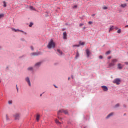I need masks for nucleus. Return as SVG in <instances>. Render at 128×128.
I'll list each match as a JSON object with an SVG mask.
<instances>
[{"instance_id": "f03ea898", "label": "nucleus", "mask_w": 128, "mask_h": 128, "mask_svg": "<svg viewBox=\"0 0 128 128\" xmlns=\"http://www.w3.org/2000/svg\"><path fill=\"white\" fill-rule=\"evenodd\" d=\"M48 48L49 49H50L52 48H56V43H54V40H50V42H49V44L48 46Z\"/></svg>"}, {"instance_id": "5fc2aeb1", "label": "nucleus", "mask_w": 128, "mask_h": 128, "mask_svg": "<svg viewBox=\"0 0 128 128\" xmlns=\"http://www.w3.org/2000/svg\"><path fill=\"white\" fill-rule=\"evenodd\" d=\"M0 48H2V47H1V46H0Z\"/></svg>"}, {"instance_id": "09e8293b", "label": "nucleus", "mask_w": 128, "mask_h": 128, "mask_svg": "<svg viewBox=\"0 0 128 128\" xmlns=\"http://www.w3.org/2000/svg\"><path fill=\"white\" fill-rule=\"evenodd\" d=\"M86 27H84V30H86Z\"/></svg>"}, {"instance_id": "20e7f679", "label": "nucleus", "mask_w": 128, "mask_h": 128, "mask_svg": "<svg viewBox=\"0 0 128 128\" xmlns=\"http://www.w3.org/2000/svg\"><path fill=\"white\" fill-rule=\"evenodd\" d=\"M121 82L122 81L116 78L113 82V83L114 84H117V86H120V84Z\"/></svg>"}, {"instance_id": "c03bdc74", "label": "nucleus", "mask_w": 128, "mask_h": 128, "mask_svg": "<svg viewBox=\"0 0 128 128\" xmlns=\"http://www.w3.org/2000/svg\"><path fill=\"white\" fill-rule=\"evenodd\" d=\"M125 64H128V62H126Z\"/></svg>"}, {"instance_id": "a878e982", "label": "nucleus", "mask_w": 128, "mask_h": 128, "mask_svg": "<svg viewBox=\"0 0 128 128\" xmlns=\"http://www.w3.org/2000/svg\"><path fill=\"white\" fill-rule=\"evenodd\" d=\"M106 54L108 56V54H110V51H108L106 52Z\"/></svg>"}, {"instance_id": "72a5a7b5", "label": "nucleus", "mask_w": 128, "mask_h": 128, "mask_svg": "<svg viewBox=\"0 0 128 128\" xmlns=\"http://www.w3.org/2000/svg\"><path fill=\"white\" fill-rule=\"evenodd\" d=\"M103 10H108V7H106V6L104 7Z\"/></svg>"}, {"instance_id": "4468645a", "label": "nucleus", "mask_w": 128, "mask_h": 128, "mask_svg": "<svg viewBox=\"0 0 128 128\" xmlns=\"http://www.w3.org/2000/svg\"><path fill=\"white\" fill-rule=\"evenodd\" d=\"M120 6L121 8H126V6H128V5L126 4H121Z\"/></svg>"}, {"instance_id": "dca6fc26", "label": "nucleus", "mask_w": 128, "mask_h": 128, "mask_svg": "<svg viewBox=\"0 0 128 128\" xmlns=\"http://www.w3.org/2000/svg\"><path fill=\"white\" fill-rule=\"evenodd\" d=\"M114 114V112H112L111 114H110L109 115H108V116L106 117V118H110V116H112Z\"/></svg>"}, {"instance_id": "49530a36", "label": "nucleus", "mask_w": 128, "mask_h": 128, "mask_svg": "<svg viewBox=\"0 0 128 128\" xmlns=\"http://www.w3.org/2000/svg\"><path fill=\"white\" fill-rule=\"evenodd\" d=\"M6 118L7 120L8 118V116H6Z\"/></svg>"}, {"instance_id": "603ef678", "label": "nucleus", "mask_w": 128, "mask_h": 128, "mask_svg": "<svg viewBox=\"0 0 128 128\" xmlns=\"http://www.w3.org/2000/svg\"><path fill=\"white\" fill-rule=\"evenodd\" d=\"M55 88H58V87H56V86H55Z\"/></svg>"}, {"instance_id": "f3484780", "label": "nucleus", "mask_w": 128, "mask_h": 128, "mask_svg": "<svg viewBox=\"0 0 128 128\" xmlns=\"http://www.w3.org/2000/svg\"><path fill=\"white\" fill-rule=\"evenodd\" d=\"M57 52H58V54H60V56H62V52L60 51V50H58Z\"/></svg>"}, {"instance_id": "393cba45", "label": "nucleus", "mask_w": 128, "mask_h": 128, "mask_svg": "<svg viewBox=\"0 0 128 128\" xmlns=\"http://www.w3.org/2000/svg\"><path fill=\"white\" fill-rule=\"evenodd\" d=\"M74 48H80V45H74Z\"/></svg>"}, {"instance_id": "6e6d98bb", "label": "nucleus", "mask_w": 128, "mask_h": 128, "mask_svg": "<svg viewBox=\"0 0 128 128\" xmlns=\"http://www.w3.org/2000/svg\"><path fill=\"white\" fill-rule=\"evenodd\" d=\"M124 116H126V114H124Z\"/></svg>"}, {"instance_id": "ea45409f", "label": "nucleus", "mask_w": 128, "mask_h": 128, "mask_svg": "<svg viewBox=\"0 0 128 128\" xmlns=\"http://www.w3.org/2000/svg\"><path fill=\"white\" fill-rule=\"evenodd\" d=\"M108 60H112V56H109Z\"/></svg>"}, {"instance_id": "c9c22d12", "label": "nucleus", "mask_w": 128, "mask_h": 128, "mask_svg": "<svg viewBox=\"0 0 128 128\" xmlns=\"http://www.w3.org/2000/svg\"><path fill=\"white\" fill-rule=\"evenodd\" d=\"M16 90H18V85L16 86Z\"/></svg>"}, {"instance_id": "f257e3e1", "label": "nucleus", "mask_w": 128, "mask_h": 128, "mask_svg": "<svg viewBox=\"0 0 128 128\" xmlns=\"http://www.w3.org/2000/svg\"><path fill=\"white\" fill-rule=\"evenodd\" d=\"M68 114V110H60L58 112V118L59 120H62V118H60V114Z\"/></svg>"}, {"instance_id": "b1692460", "label": "nucleus", "mask_w": 128, "mask_h": 128, "mask_svg": "<svg viewBox=\"0 0 128 128\" xmlns=\"http://www.w3.org/2000/svg\"><path fill=\"white\" fill-rule=\"evenodd\" d=\"M4 8H6V2H4Z\"/></svg>"}, {"instance_id": "58836bf2", "label": "nucleus", "mask_w": 128, "mask_h": 128, "mask_svg": "<svg viewBox=\"0 0 128 128\" xmlns=\"http://www.w3.org/2000/svg\"><path fill=\"white\" fill-rule=\"evenodd\" d=\"M20 32H22L23 34H26V32H24V31H20Z\"/></svg>"}, {"instance_id": "7c9ffc66", "label": "nucleus", "mask_w": 128, "mask_h": 128, "mask_svg": "<svg viewBox=\"0 0 128 128\" xmlns=\"http://www.w3.org/2000/svg\"><path fill=\"white\" fill-rule=\"evenodd\" d=\"M99 58H100V60H102V58H104V57L102 56H100Z\"/></svg>"}, {"instance_id": "c85d7f7f", "label": "nucleus", "mask_w": 128, "mask_h": 128, "mask_svg": "<svg viewBox=\"0 0 128 128\" xmlns=\"http://www.w3.org/2000/svg\"><path fill=\"white\" fill-rule=\"evenodd\" d=\"M13 30H14V32H22V30H16L15 29H13Z\"/></svg>"}, {"instance_id": "2eb2a0df", "label": "nucleus", "mask_w": 128, "mask_h": 128, "mask_svg": "<svg viewBox=\"0 0 128 128\" xmlns=\"http://www.w3.org/2000/svg\"><path fill=\"white\" fill-rule=\"evenodd\" d=\"M30 10H34L35 12H36V8H34V6H30Z\"/></svg>"}, {"instance_id": "8fccbe9b", "label": "nucleus", "mask_w": 128, "mask_h": 128, "mask_svg": "<svg viewBox=\"0 0 128 128\" xmlns=\"http://www.w3.org/2000/svg\"><path fill=\"white\" fill-rule=\"evenodd\" d=\"M40 96H42V94H40Z\"/></svg>"}, {"instance_id": "aec40b11", "label": "nucleus", "mask_w": 128, "mask_h": 128, "mask_svg": "<svg viewBox=\"0 0 128 128\" xmlns=\"http://www.w3.org/2000/svg\"><path fill=\"white\" fill-rule=\"evenodd\" d=\"M114 30V26H112L110 29V32Z\"/></svg>"}, {"instance_id": "e433bc0d", "label": "nucleus", "mask_w": 128, "mask_h": 128, "mask_svg": "<svg viewBox=\"0 0 128 128\" xmlns=\"http://www.w3.org/2000/svg\"><path fill=\"white\" fill-rule=\"evenodd\" d=\"M88 24H92V22H88Z\"/></svg>"}, {"instance_id": "de8ad7c7", "label": "nucleus", "mask_w": 128, "mask_h": 128, "mask_svg": "<svg viewBox=\"0 0 128 128\" xmlns=\"http://www.w3.org/2000/svg\"><path fill=\"white\" fill-rule=\"evenodd\" d=\"M68 80H70V78H69Z\"/></svg>"}, {"instance_id": "bb28decb", "label": "nucleus", "mask_w": 128, "mask_h": 128, "mask_svg": "<svg viewBox=\"0 0 128 128\" xmlns=\"http://www.w3.org/2000/svg\"><path fill=\"white\" fill-rule=\"evenodd\" d=\"M34 70V68H32V67L29 68H28V70Z\"/></svg>"}, {"instance_id": "cd10ccee", "label": "nucleus", "mask_w": 128, "mask_h": 128, "mask_svg": "<svg viewBox=\"0 0 128 128\" xmlns=\"http://www.w3.org/2000/svg\"><path fill=\"white\" fill-rule=\"evenodd\" d=\"M118 34H122V30L120 29L118 31Z\"/></svg>"}, {"instance_id": "5701e85b", "label": "nucleus", "mask_w": 128, "mask_h": 128, "mask_svg": "<svg viewBox=\"0 0 128 128\" xmlns=\"http://www.w3.org/2000/svg\"><path fill=\"white\" fill-rule=\"evenodd\" d=\"M32 26H34V23L30 22L29 26H30V28H32Z\"/></svg>"}, {"instance_id": "423d86ee", "label": "nucleus", "mask_w": 128, "mask_h": 128, "mask_svg": "<svg viewBox=\"0 0 128 128\" xmlns=\"http://www.w3.org/2000/svg\"><path fill=\"white\" fill-rule=\"evenodd\" d=\"M63 38L64 40H68V34H66V32H64Z\"/></svg>"}, {"instance_id": "a18cd8bd", "label": "nucleus", "mask_w": 128, "mask_h": 128, "mask_svg": "<svg viewBox=\"0 0 128 128\" xmlns=\"http://www.w3.org/2000/svg\"><path fill=\"white\" fill-rule=\"evenodd\" d=\"M124 108H126V105H124Z\"/></svg>"}, {"instance_id": "412c9836", "label": "nucleus", "mask_w": 128, "mask_h": 128, "mask_svg": "<svg viewBox=\"0 0 128 128\" xmlns=\"http://www.w3.org/2000/svg\"><path fill=\"white\" fill-rule=\"evenodd\" d=\"M80 46H84V44H86V43L84 42H80Z\"/></svg>"}, {"instance_id": "3c124183", "label": "nucleus", "mask_w": 128, "mask_h": 128, "mask_svg": "<svg viewBox=\"0 0 128 128\" xmlns=\"http://www.w3.org/2000/svg\"><path fill=\"white\" fill-rule=\"evenodd\" d=\"M96 16V15H95V14H93V15H92V16Z\"/></svg>"}, {"instance_id": "79ce46f5", "label": "nucleus", "mask_w": 128, "mask_h": 128, "mask_svg": "<svg viewBox=\"0 0 128 128\" xmlns=\"http://www.w3.org/2000/svg\"><path fill=\"white\" fill-rule=\"evenodd\" d=\"M62 30H63V32H64V30H66V29H62Z\"/></svg>"}, {"instance_id": "37998d69", "label": "nucleus", "mask_w": 128, "mask_h": 128, "mask_svg": "<svg viewBox=\"0 0 128 128\" xmlns=\"http://www.w3.org/2000/svg\"><path fill=\"white\" fill-rule=\"evenodd\" d=\"M72 80H74V76H72Z\"/></svg>"}, {"instance_id": "a211bd4d", "label": "nucleus", "mask_w": 128, "mask_h": 128, "mask_svg": "<svg viewBox=\"0 0 128 128\" xmlns=\"http://www.w3.org/2000/svg\"><path fill=\"white\" fill-rule=\"evenodd\" d=\"M42 64V62H38L36 64L35 66H40Z\"/></svg>"}, {"instance_id": "f704fd0d", "label": "nucleus", "mask_w": 128, "mask_h": 128, "mask_svg": "<svg viewBox=\"0 0 128 128\" xmlns=\"http://www.w3.org/2000/svg\"><path fill=\"white\" fill-rule=\"evenodd\" d=\"M114 30H118V27H115Z\"/></svg>"}, {"instance_id": "0eeeda50", "label": "nucleus", "mask_w": 128, "mask_h": 128, "mask_svg": "<svg viewBox=\"0 0 128 128\" xmlns=\"http://www.w3.org/2000/svg\"><path fill=\"white\" fill-rule=\"evenodd\" d=\"M102 88L104 92H108V88L106 87V86H102Z\"/></svg>"}, {"instance_id": "4be33fe9", "label": "nucleus", "mask_w": 128, "mask_h": 128, "mask_svg": "<svg viewBox=\"0 0 128 128\" xmlns=\"http://www.w3.org/2000/svg\"><path fill=\"white\" fill-rule=\"evenodd\" d=\"M4 14H0V18H4Z\"/></svg>"}, {"instance_id": "1a4fd4ad", "label": "nucleus", "mask_w": 128, "mask_h": 128, "mask_svg": "<svg viewBox=\"0 0 128 128\" xmlns=\"http://www.w3.org/2000/svg\"><path fill=\"white\" fill-rule=\"evenodd\" d=\"M40 54H42L40 52H34L32 54V56H40Z\"/></svg>"}, {"instance_id": "473e14b6", "label": "nucleus", "mask_w": 128, "mask_h": 128, "mask_svg": "<svg viewBox=\"0 0 128 128\" xmlns=\"http://www.w3.org/2000/svg\"><path fill=\"white\" fill-rule=\"evenodd\" d=\"M118 106H120V104H116V106H115V108H118Z\"/></svg>"}, {"instance_id": "a19ab883", "label": "nucleus", "mask_w": 128, "mask_h": 128, "mask_svg": "<svg viewBox=\"0 0 128 128\" xmlns=\"http://www.w3.org/2000/svg\"><path fill=\"white\" fill-rule=\"evenodd\" d=\"M31 50H34V47L32 46H31Z\"/></svg>"}, {"instance_id": "39448f33", "label": "nucleus", "mask_w": 128, "mask_h": 128, "mask_svg": "<svg viewBox=\"0 0 128 128\" xmlns=\"http://www.w3.org/2000/svg\"><path fill=\"white\" fill-rule=\"evenodd\" d=\"M86 54H87V58H90V54H92V53L90 52V50L87 49L86 50Z\"/></svg>"}, {"instance_id": "7ed1b4c3", "label": "nucleus", "mask_w": 128, "mask_h": 128, "mask_svg": "<svg viewBox=\"0 0 128 128\" xmlns=\"http://www.w3.org/2000/svg\"><path fill=\"white\" fill-rule=\"evenodd\" d=\"M118 60L117 59H114L112 60V63L109 64V68H112L116 66V64L118 62Z\"/></svg>"}, {"instance_id": "9d476101", "label": "nucleus", "mask_w": 128, "mask_h": 128, "mask_svg": "<svg viewBox=\"0 0 128 128\" xmlns=\"http://www.w3.org/2000/svg\"><path fill=\"white\" fill-rule=\"evenodd\" d=\"M124 66L122 65V64H118V70H122Z\"/></svg>"}, {"instance_id": "6e6552de", "label": "nucleus", "mask_w": 128, "mask_h": 128, "mask_svg": "<svg viewBox=\"0 0 128 128\" xmlns=\"http://www.w3.org/2000/svg\"><path fill=\"white\" fill-rule=\"evenodd\" d=\"M26 82L28 84L29 86H31L32 84H30V78H26Z\"/></svg>"}, {"instance_id": "c756f323", "label": "nucleus", "mask_w": 128, "mask_h": 128, "mask_svg": "<svg viewBox=\"0 0 128 128\" xmlns=\"http://www.w3.org/2000/svg\"><path fill=\"white\" fill-rule=\"evenodd\" d=\"M73 8H78V6L75 5L74 6H73Z\"/></svg>"}, {"instance_id": "864d4df0", "label": "nucleus", "mask_w": 128, "mask_h": 128, "mask_svg": "<svg viewBox=\"0 0 128 128\" xmlns=\"http://www.w3.org/2000/svg\"><path fill=\"white\" fill-rule=\"evenodd\" d=\"M126 2H128V0H126Z\"/></svg>"}, {"instance_id": "6ab92c4d", "label": "nucleus", "mask_w": 128, "mask_h": 128, "mask_svg": "<svg viewBox=\"0 0 128 128\" xmlns=\"http://www.w3.org/2000/svg\"><path fill=\"white\" fill-rule=\"evenodd\" d=\"M76 58H80V53H78V52H77Z\"/></svg>"}, {"instance_id": "4c0bfd02", "label": "nucleus", "mask_w": 128, "mask_h": 128, "mask_svg": "<svg viewBox=\"0 0 128 128\" xmlns=\"http://www.w3.org/2000/svg\"><path fill=\"white\" fill-rule=\"evenodd\" d=\"M82 26H84V24H80V27Z\"/></svg>"}, {"instance_id": "ddd939ff", "label": "nucleus", "mask_w": 128, "mask_h": 128, "mask_svg": "<svg viewBox=\"0 0 128 128\" xmlns=\"http://www.w3.org/2000/svg\"><path fill=\"white\" fill-rule=\"evenodd\" d=\"M40 116L38 114L36 118L37 122H40Z\"/></svg>"}, {"instance_id": "2f4dec72", "label": "nucleus", "mask_w": 128, "mask_h": 128, "mask_svg": "<svg viewBox=\"0 0 128 128\" xmlns=\"http://www.w3.org/2000/svg\"><path fill=\"white\" fill-rule=\"evenodd\" d=\"M8 104H12V101H9Z\"/></svg>"}, {"instance_id": "f8f14e48", "label": "nucleus", "mask_w": 128, "mask_h": 128, "mask_svg": "<svg viewBox=\"0 0 128 128\" xmlns=\"http://www.w3.org/2000/svg\"><path fill=\"white\" fill-rule=\"evenodd\" d=\"M55 122L56 124H62V123L58 121V119L55 120Z\"/></svg>"}, {"instance_id": "9b49d317", "label": "nucleus", "mask_w": 128, "mask_h": 128, "mask_svg": "<svg viewBox=\"0 0 128 128\" xmlns=\"http://www.w3.org/2000/svg\"><path fill=\"white\" fill-rule=\"evenodd\" d=\"M20 114H16L15 116V119H16V120H20Z\"/></svg>"}]
</instances>
